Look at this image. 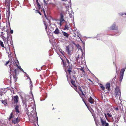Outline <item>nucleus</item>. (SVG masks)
<instances>
[{
	"label": "nucleus",
	"instance_id": "obj_64",
	"mask_svg": "<svg viewBox=\"0 0 126 126\" xmlns=\"http://www.w3.org/2000/svg\"><path fill=\"white\" fill-rule=\"evenodd\" d=\"M67 7L66 6V8H67Z\"/></svg>",
	"mask_w": 126,
	"mask_h": 126
},
{
	"label": "nucleus",
	"instance_id": "obj_29",
	"mask_svg": "<svg viewBox=\"0 0 126 126\" xmlns=\"http://www.w3.org/2000/svg\"><path fill=\"white\" fill-rule=\"evenodd\" d=\"M73 13L72 12H71V13H69V16L70 18H72L73 16Z\"/></svg>",
	"mask_w": 126,
	"mask_h": 126
},
{
	"label": "nucleus",
	"instance_id": "obj_23",
	"mask_svg": "<svg viewBox=\"0 0 126 126\" xmlns=\"http://www.w3.org/2000/svg\"><path fill=\"white\" fill-rule=\"evenodd\" d=\"M110 84L109 83H108L106 85V88L108 90L110 88Z\"/></svg>",
	"mask_w": 126,
	"mask_h": 126
},
{
	"label": "nucleus",
	"instance_id": "obj_16",
	"mask_svg": "<svg viewBox=\"0 0 126 126\" xmlns=\"http://www.w3.org/2000/svg\"><path fill=\"white\" fill-rule=\"evenodd\" d=\"M19 108L18 106V105L16 106L15 107V109L16 110V113L18 115L19 113V111L18 108Z\"/></svg>",
	"mask_w": 126,
	"mask_h": 126
},
{
	"label": "nucleus",
	"instance_id": "obj_52",
	"mask_svg": "<svg viewBox=\"0 0 126 126\" xmlns=\"http://www.w3.org/2000/svg\"><path fill=\"white\" fill-rule=\"evenodd\" d=\"M83 102H84V103H85V104H86V103H85V101H84V100L83 99ZM86 105L87 106V105Z\"/></svg>",
	"mask_w": 126,
	"mask_h": 126
},
{
	"label": "nucleus",
	"instance_id": "obj_12",
	"mask_svg": "<svg viewBox=\"0 0 126 126\" xmlns=\"http://www.w3.org/2000/svg\"><path fill=\"white\" fill-rule=\"evenodd\" d=\"M25 107L26 108V109H25L26 112L27 114L29 116L30 113V110L31 108V107L28 106V107H27H27L26 106H25Z\"/></svg>",
	"mask_w": 126,
	"mask_h": 126
},
{
	"label": "nucleus",
	"instance_id": "obj_49",
	"mask_svg": "<svg viewBox=\"0 0 126 126\" xmlns=\"http://www.w3.org/2000/svg\"><path fill=\"white\" fill-rule=\"evenodd\" d=\"M76 34H75L74 35H73V36L74 37H76Z\"/></svg>",
	"mask_w": 126,
	"mask_h": 126
},
{
	"label": "nucleus",
	"instance_id": "obj_9",
	"mask_svg": "<svg viewBox=\"0 0 126 126\" xmlns=\"http://www.w3.org/2000/svg\"><path fill=\"white\" fill-rule=\"evenodd\" d=\"M19 98V97L17 96H14L12 98V101L14 102V103L15 104H16L18 102Z\"/></svg>",
	"mask_w": 126,
	"mask_h": 126
},
{
	"label": "nucleus",
	"instance_id": "obj_22",
	"mask_svg": "<svg viewBox=\"0 0 126 126\" xmlns=\"http://www.w3.org/2000/svg\"><path fill=\"white\" fill-rule=\"evenodd\" d=\"M54 32L56 34H58L59 33V32L58 29L57 28Z\"/></svg>",
	"mask_w": 126,
	"mask_h": 126
},
{
	"label": "nucleus",
	"instance_id": "obj_38",
	"mask_svg": "<svg viewBox=\"0 0 126 126\" xmlns=\"http://www.w3.org/2000/svg\"><path fill=\"white\" fill-rule=\"evenodd\" d=\"M120 77H123L124 76V73H120Z\"/></svg>",
	"mask_w": 126,
	"mask_h": 126
},
{
	"label": "nucleus",
	"instance_id": "obj_48",
	"mask_svg": "<svg viewBox=\"0 0 126 126\" xmlns=\"http://www.w3.org/2000/svg\"><path fill=\"white\" fill-rule=\"evenodd\" d=\"M124 119L125 121V122H126V119H125V117H124Z\"/></svg>",
	"mask_w": 126,
	"mask_h": 126
},
{
	"label": "nucleus",
	"instance_id": "obj_63",
	"mask_svg": "<svg viewBox=\"0 0 126 126\" xmlns=\"http://www.w3.org/2000/svg\"><path fill=\"white\" fill-rule=\"evenodd\" d=\"M123 15V14H122L121 15Z\"/></svg>",
	"mask_w": 126,
	"mask_h": 126
},
{
	"label": "nucleus",
	"instance_id": "obj_58",
	"mask_svg": "<svg viewBox=\"0 0 126 126\" xmlns=\"http://www.w3.org/2000/svg\"><path fill=\"white\" fill-rule=\"evenodd\" d=\"M89 80L91 81V80L90 79H89Z\"/></svg>",
	"mask_w": 126,
	"mask_h": 126
},
{
	"label": "nucleus",
	"instance_id": "obj_17",
	"mask_svg": "<svg viewBox=\"0 0 126 126\" xmlns=\"http://www.w3.org/2000/svg\"><path fill=\"white\" fill-rule=\"evenodd\" d=\"M5 4L8 6H9L10 4V0H6L5 1Z\"/></svg>",
	"mask_w": 126,
	"mask_h": 126
},
{
	"label": "nucleus",
	"instance_id": "obj_62",
	"mask_svg": "<svg viewBox=\"0 0 126 126\" xmlns=\"http://www.w3.org/2000/svg\"><path fill=\"white\" fill-rule=\"evenodd\" d=\"M125 14L126 15V13H125Z\"/></svg>",
	"mask_w": 126,
	"mask_h": 126
},
{
	"label": "nucleus",
	"instance_id": "obj_15",
	"mask_svg": "<svg viewBox=\"0 0 126 126\" xmlns=\"http://www.w3.org/2000/svg\"><path fill=\"white\" fill-rule=\"evenodd\" d=\"M28 79H29V81L30 82V88L31 90L32 89V88L33 87V85H32V82L31 80V79L28 76Z\"/></svg>",
	"mask_w": 126,
	"mask_h": 126
},
{
	"label": "nucleus",
	"instance_id": "obj_2",
	"mask_svg": "<svg viewBox=\"0 0 126 126\" xmlns=\"http://www.w3.org/2000/svg\"><path fill=\"white\" fill-rule=\"evenodd\" d=\"M20 69L21 71H22L24 73L25 72L21 68L20 66H18V65L16 63L15 64L14 66L13 67V70H12L11 68H10L11 73L13 74V77L15 79H17V77L16 76V75L18 73V69Z\"/></svg>",
	"mask_w": 126,
	"mask_h": 126
},
{
	"label": "nucleus",
	"instance_id": "obj_20",
	"mask_svg": "<svg viewBox=\"0 0 126 126\" xmlns=\"http://www.w3.org/2000/svg\"><path fill=\"white\" fill-rule=\"evenodd\" d=\"M62 33L64 36L66 37H68L69 35L67 33L63 32H62Z\"/></svg>",
	"mask_w": 126,
	"mask_h": 126
},
{
	"label": "nucleus",
	"instance_id": "obj_45",
	"mask_svg": "<svg viewBox=\"0 0 126 126\" xmlns=\"http://www.w3.org/2000/svg\"><path fill=\"white\" fill-rule=\"evenodd\" d=\"M10 33H13V31L12 30H11L10 31Z\"/></svg>",
	"mask_w": 126,
	"mask_h": 126
},
{
	"label": "nucleus",
	"instance_id": "obj_21",
	"mask_svg": "<svg viewBox=\"0 0 126 126\" xmlns=\"http://www.w3.org/2000/svg\"><path fill=\"white\" fill-rule=\"evenodd\" d=\"M107 115H108V116L109 117L111 118H110V119H112V121H113V119L112 117V116L111 115V114L109 113H107Z\"/></svg>",
	"mask_w": 126,
	"mask_h": 126
},
{
	"label": "nucleus",
	"instance_id": "obj_33",
	"mask_svg": "<svg viewBox=\"0 0 126 126\" xmlns=\"http://www.w3.org/2000/svg\"><path fill=\"white\" fill-rule=\"evenodd\" d=\"M100 87L103 90H104L105 89V87L102 84H101Z\"/></svg>",
	"mask_w": 126,
	"mask_h": 126
},
{
	"label": "nucleus",
	"instance_id": "obj_44",
	"mask_svg": "<svg viewBox=\"0 0 126 126\" xmlns=\"http://www.w3.org/2000/svg\"><path fill=\"white\" fill-rule=\"evenodd\" d=\"M44 1V3L45 4H47V2L45 0H43Z\"/></svg>",
	"mask_w": 126,
	"mask_h": 126
},
{
	"label": "nucleus",
	"instance_id": "obj_41",
	"mask_svg": "<svg viewBox=\"0 0 126 126\" xmlns=\"http://www.w3.org/2000/svg\"><path fill=\"white\" fill-rule=\"evenodd\" d=\"M2 38V39L3 40V41H5V37H4V36H3Z\"/></svg>",
	"mask_w": 126,
	"mask_h": 126
},
{
	"label": "nucleus",
	"instance_id": "obj_56",
	"mask_svg": "<svg viewBox=\"0 0 126 126\" xmlns=\"http://www.w3.org/2000/svg\"><path fill=\"white\" fill-rule=\"evenodd\" d=\"M94 120H95V118L94 116Z\"/></svg>",
	"mask_w": 126,
	"mask_h": 126
},
{
	"label": "nucleus",
	"instance_id": "obj_53",
	"mask_svg": "<svg viewBox=\"0 0 126 126\" xmlns=\"http://www.w3.org/2000/svg\"><path fill=\"white\" fill-rule=\"evenodd\" d=\"M36 1L37 2V3H38V0H36Z\"/></svg>",
	"mask_w": 126,
	"mask_h": 126
},
{
	"label": "nucleus",
	"instance_id": "obj_32",
	"mask_svg": "<svg viewBox=\"0 0 126 126\" xmlns=\"http://www.w3.org/2000/svg\"><path fill=\"white\" fill-rule=\"evenodd\" d=\"M44 25H45V29L46 30V31H47V25L46 24V23L45 21H44Z\"/></svg>",
	"mask_w": 126,
	"mask_h": 126
},
{
	"label": "nucleus",
	"instance_id": "obj_46",
	"mask_svg": "<svg viewBox=\"0 0 126 126\" xmlns=\"http://www.w3.org/2000/svg\"><path fill=\"white\" fill-rule=\"evenodd\" d=\"M81 93H82V95H83L84 96V94L83 93V92L82 91H81Z\"/></svg>",
	"mask_w": 126,
	"mask_h": 126
},
{
	"label": "nucleus",
	"instance_id": "obj_6",
	"mask_svg": "<svg viewBox=\"0 0 126 126\" xmlns=\"http://www.w3.org/2000/svg\"><path fill=\"white\" fill-rule=\"evenodd\" d=\"M15 63H16V62H15V61H8L5 64V65H9L10 67V68L11 66V65H12L13 64V65L14 64V65L13 66V67L14 66L15 64Z\"/></svg>",
	"mask_w": 126,
	"mask_h": 126
},
{
	"label": "nucleus",
	"instance_id": "obj_47",
	"mask_svg": "<svg viewBox=\"0 0 126 126\" xmlns=\"http://www.w3.org/2000/svg\"><path fill=\"white\" fill-rule=\"evenodd\" d=\"M62 22H61V21H60V23L59 24L60 26L62 25Z\"/></svg>",
	"mask_w": 126,
	"mask_h": 126
},
{
	"label": "nucleus",
	"instance_id": "obj_42",
	"mask_svg": "<svg viewBox=\"0 0 126 126\" xmlns=\"http://www.w3.org/2000/svg\"><path fill=\"white\" fill-rule=\"evenodd\" d=\"M105 117H106V119L108 121V119H107V116L106 115V114H105Z\"/></svg>",
	"mask_w": 126,
	"mask_h": 126
},
{
	"label": "nucleus",
	"instance_id": "obj_43",
	"mask_svg": "<svg viewBox=\"0 0 126 126\" xmlns=\"http://www.w3.org/2000/svg\"><path fill=\"white\" fill-rule=\"evenodd\" d=\"M80 69L83 72H84V71L83 69V68L81 67Z\"/></svg>",
	"mask_w": 126,
	"mask_h": 126
},
{
	"label": "nucleus",
	"instance_id": "obj_50",
	"mask_svg": "<svg viewBox=\"0 0 126 126\" xmlns=\"http://www.w3.org/2000/svg\"><path fill=\"white\" fill-rule=\"evenodd\" d=\"M79 55H78V56L77 57V59L79 58Z\"/></svg>",
	"mask_w": 126,
	"mask_h": 126
},
{
	"label": "nucleus",
	"instance_id": "obj_7",
	"mask_svg": "<svg viewBox=\"0 0 126 126\" xmlns=\"http://www.w3.org/2000/svg\"><path fill=\"white\" fill-rule=\"evenodd\" d=\"M66 52L68 54L71 55L72 54V48L71 47L67 46H66Z\"/></svg>",
	"mask_w": 126,
	"mask_h": 126
},
{
	"label": "nucleus",
	"instance_id": "obj_26",
	"mask_svg": "<svg viewBox=\"0 0 126 126\" xmlns=\"http://www.w3.org/2000/svg\"><path fill=\"white\" fill-rule=\"evenodd\" d=\"M68 24L67 23H66V24L65 25V27L64 28V30H66L67 29H68Z\"/></svg>",
	"mask_w": 126,
	"mask_h": 126
},
{
	"label": "nucleus",
	"instance_id": "obj_36",
	"mask_svg": "<svg viewBox=\"0 0 126 126\" xmlns=\"http://www.w3.org/2000/svg\"><path fill=\"white\" fill-rule=\"evenodd\" d=\"M37 6L38 7V8L39 9H40V6L39 4V3L38 2V3H37Z\"/></svg>",
	"mask_w": 126,
	"mask_h": 126
},
{
	"label": "nucleus",
	"instance_id": "obj_27",
	"mask_svg": "<svg viewBox=\"0 0 126 126\" xmlns=\"http://www.w3.org/2000/svg\"><path fill=\"white\" fill-rule=\"evenodd\" d=\"M50 4H51L52 6L53 7H54L55 6H56L57 4L56 3H50Z\"/></svg>",
	"mask_w": 126,
	"mask_h": 126
},
{
	"label": "nucleus",
	"instance_id": "obj_30",
	"mask_svg": "<svg viewBox=\"0 0 126 126\" xmlns=\"http://www.w3.org/2000/svg\"><path fill=\"white\" fill-rule=\"evenodd\" d=\"M126 68H123L120 71V73H124V72Z\"/></svg>",
	"mask_w": 126,
	"mask_h": 126
},
{
	"label": "nucleus",
	"instance_id": "obj_13",
	"mask_svg": "<svg viewBox=\"0 0 126 126\" xmlns=\"http://www.w3.org/2000/svg\"><path fill=\"white\" fill-rule=\"evenodd\" d=\"M60 21H61V22H62L63 21H65L64 18V16L62 14H60Z\"/></svg>",
	"mask_w": 126,
	"mask_h": 126
},
{
	"label": "nucleus",
	"instance_id": "obj_55",
	"mask_svg": "<svg viewBox=\"0 0 126 126\" xmlns=\"http://www.w3.org/2000/svg\"><path fill=\"white\" fill-rule=\"evenodd\" d=\"M118 108H116V110H118Z\"/></svg>",
	"mask_w": 126,
	"mask_h": 126
},
{
	"label": "nucleus",
	"instance_id": "obj_54",
	"mask_svg": "<svg viewBox=\"0 0 126 126\" xmlns=\"http://www.w3.org/2000/svg\"><path fill=\"white\" fill-rule=\"evenodd\" d=\"M8 37H9V36H8V34H7V38H8Z\"/></svg>",
	"mask_w": 126,
	"mask_h": 126
},
{
	"label": "nucleus",
	"instance_id": "obj_5",
	"mask_svg": "<svg viewBox=\"0 0 126 126\" xmlns=\"http://www.w3.org/2000/svg\"><path fill=\"white\" fill-rule=\"evenodd\" d=\"M121 94L120 88L118 86H117L115 90L114 95L116 97L119 96V99L120 100Z\"/></svg>",
	"mask_w": 126,
	"mask_h": 126
},
{
	"label": "nucleus",
	"instance_id": "obj_31",
	"mask_svg": "<svg viewBox=\"0 0 126 126\" xmlns=\"http://www.w3.org/2000/svg\"><path fill=\"white\" fill-rule=\"evenodd\" d=\"M12 115H13V112H12L10 114V116L9 117V120H10V119L12 118V117H13L12 116Z\"/></svg>",
	"mask_w": 126,
	"mask_h": 126
},
{
	"label": "nucleus",
	"instance_id": "obj_18",
	"mask_svg": "<svg viewBox=\"0 0 126 126\" xmlns=\"http://www.w3.org/2000/svg\"><path fill=\"white\" fill-rule=\"evenodd\" d=\"M117 28V27L115 24H114L110 27V29L112 30H115Z\"/></svg>",
	"mask_w": 126,
	"mask_h": 126
},
{
	"label": "nucleus",
	"instance_id": "obj_24",
	"mask_svg": "<svg viewBox=\"0 0 126 126\" xmlns=\"http://www.w3.org/2000/svg\"><path fill=\"white\" fill-rule=\"evenodd\" d=\"M77 47V48L78 49H80L82 50L81 49V47L80 46L79 44H77L76 45Z\"/></svg>",
	"mask_w": 126,
	"mask_h": 126
},
{
	"label": "nucleus",
	"instance_id": "obj_51",
	"mask_svg": "<svg viewBox=\"0 0 126 126\" xmlns=\"http://www.w3.org/2000/svg\"><path fill=\"white\" fill-rule=\"evenodd\" d=\"M44 14H45V16L46 17V15L45 14V12L44 11Z\"/></svg>",
	"mask_w": 126,
	"mask_h": 126
},
{
	"label": "nucleus",
	"instance_id": "obj_4",
	"mask_svg": "<svg viewBox=\"0 0 126 126\" xmlns=\"http://www.w3.org/2000/svg\"><path fill=\"white\" fill-rule=\"evenodd\" d=\"M21 98L23 104L27 107V106L29 104L28 100L29 99V96H28L26 95L24 96V97H23V96H21Z\"/></svg>",
	"mask_w": 126,
	"mask_h": 126
},
{
	"label": "nucleus",
	"instance_id": "obj_35",
	"mask_svg": "<svg viewBox=\"0 0 126 126\" xmlns=\"http://www.w3.org/2000/svg\"><path fill=\"white\" fill-rule=\"evenodd\" d=\"M123 77H120L119 81L120 82H121L122 80L123 79Z\"/></svg>",
	"mask_w": 126,
	"mask_h": 126
},
{
	"label": "nucleus",
	"instance_id": "obj_3",
	"mask_svg": "<svg viewBox=\"0 0 126 126\" xmlns=\"http://www.w3.org/2000/svg\"><path fill=\"white\" fill-rule=\"evenodd\" d=\"M66 62H64L63 61V66H64L66 67V69H67V71H65V72L67 73V72L70 74L71 72V70L72 69V67L70 65V63L69 60L67 59H66Z\"/></svg>",
	"mask_w": 126,
	"mask_h": 126
},
{
	"label": "nucleus",
	"instance_id": "obj_37",
	"mask_svg": "<svg viewBox=\"0 0 126 126\" xmlns=\"http://www.w3.org/2000/svg\"><path fill=\"white\" fill-rule=\"evenodd\" d=\"M61 50V51L60 50V51L61 52L62 54L63 55H64V54L65 53V52L63 51H62V50Z\"/></svg>",
	"mask_w": 126,
	"mask_h": 126
},
{
	"label": "nucleus",
	"instance_id": "obj_61",
	"mask_svg": "<svg viewBox=\"0 0 126 126\" xmlns=\"http://www.w3.org/2000/svg\"><path fill=\"white\" fill-rule=\"evenodd\" d=\"M8 44V41H7V44Z\"/></svg>",
	"mask_w": 126,
	"mask_h": 126
},
{
	"label": "nucleus",
	"instance_id": "obj_19",
	"mask_svg": "<svg viewBox=\"0 0 126 126\" xmlns=\"http://www.w3.org/2000/svg\"><path fill=\"white\" fill-rule=\"evenodd\" d=\"M4 48H5L7 52L8 53L10 51V48L8 45V46L6 47H4Z\"/></svg>",
	"mask_w": 126,
	"mask_h": 126
},
{
	"label": "nucleus",
	"instance_id": "obj_59",
	"mask_svg": "<svg viewBox=\"0 0 126 126\" xmlns=\"http://www.w3.org/2000/svg\"><path fill=\"white\" fill-rule=\"evenodd\" d=\"M67 78H68V76H67Z\"/></svg>",
	"mask_w": 126,
	"mask_h": 126
},
{
	"label": "nucleus",
	"instance_id": "obj_40",
	"mask_svg": "<svg viewBox=\"0 0 126 126\" xmlns=\"http://www.w3.org/2000/svg\"><path fill=\"white\" fill-rule=\"evenodd\" d=\"M71 43L72 44H74L75 45H76L75 44V42L74 41H71Z\"/></svg>",
	"mask_w": 126,
	"mask_h": 126
},
{
	"label": "nucleus",
	"instance_id": "obj_1",
	"mask_svg": "<svg viewBox=\"0 0 126 126\" xmlns=\"http://www.w3.org/2000/svg\"><path fill=\"white\" fill-rule=\"evenodd\" d=\"M31 108L30 110V113L29 117L30 121L31 123L38 122V119L36 113L34 110V108L31 107Z\"/></svg>",
	"mask_w": 126,
	"mask_h": 126
},
{
	"label": "nucleus",
	"instance_id": "obj_39",
	"mask_svg": "<svg viewBox=\"0 0 126 126\" xmlns=\"http://www.w3.org/2000/svg\"><path fill=\"white\" fill-rule=\"evenodd\" d=\"M78 89H79V90H80V91L81 92V91H82V89H81V87H80V86H79L78 87Z\"/></svg>",
	"mask_w": 126,
	"mask_h": 126
},
{
	"label": "nucleus",
	"instance_id": "obj_60",
	"mask_svg": "<svg viewBox=\"0 0 126 126\" xmlns=\"http://www.w3.org/2000/svg\"><path fill=\"white\" fill-rule=\"evenodd\" d=\"M39 13V14H40V15H41V13Z\"/></svg>",
	"mask_w": 126,
	"mask_h": 126
},
{
	"label": "nucleus",
	"instance_id": "obj_8",
	"mask_svg": "<svg viewBox=\"0 0 126 126\" xmlns=\"http://www.w3.org/2000/svg\"><path fill=\"white\" fill-rule=\"evenodd\" d=\"M100 121L102 124L103 126H108L109 124L108 123H106V121L103 118H100Z\"/></svg>",
	"mask_w": 126,
	"mask_h": 126
},
{
	"label": "nucleus",
	"instance_id": "obj_57",
	"mask_svg": "<svg viewBox=\"0 0 126 126\" xmlns=\"http://www.w3.org/2000/svg\"><path fill=\"white\" fill-rule=\"evenodd\" d=\"M67 0H62L63 1H66Z\"/></svg>",
	"mask_w": 126,
	"mask_h": 126
},
{
	"label": "nucleus",
	"instance_id": "obj_25",
	"mask_svg": "<svg viewBox=\"0 0 126 126\" xmlns=\"http://www.w3.org/2000/svg\"><path fill=\"white\" fill-rule=\"evenodd\" d=\"M2 103L4 104L5 106H6V105L7 104V100H5L4 101L3 100H2Z\"/></svg>",
	"mask_w": 126,
	"mask_h": 126
},
{
	"label": "nucleus",
	"instance_id": "obj_28",
	"mask_svg": "<svg viewBox=\"0 0 126 126\" xmlns=\"http://www.w3.org/2000/svg\"><path fill=\"white\" fill-rule=\"evenodd\" d=\"M0 45L2 47H4L3 42L0 40Z\"/></svg>",
	"mask_w": 126,
	"mask_h": 126
},
{
	"label": "nucleus",
	"instance_id": "obj_34",
	"mask_svg": "<svg viewBox=\"0 0 126 126\" xmlns=\"http://www.w3.org/2000/svg\"><path fill=\"white\" fill-rule=\"evenodd\" d=\"M77 36L78 37V39H79L81 37V36L78 33H77Z\"/></svg>",
	"mask_w": 126,
	"mask_h": 126
},
{
	"label": "nucleus",
	"instance_id": "obj_14",
	"mask_svg": "<svg viewBox=\"0 0 126 126\" xmlns=\"http://www.w3.org/2000/svg\"><path fill=\"white\" fill-rule=\"evenodd\" d=\"M88 101L91 104H93L94 102V100L91 96H90V98L88 99Z\"/></svg>",
	"mask_w": 126,
	"mask_h": 126
},
{
	"label": "nucleus",
	"instance_id": "obj_10",
	"mask_svg": "<svg viewBox=\"0 0 126 126\" xmlns=\"http://www.w3.org/2000/svg\"><path fill=\"white\" fill-rule=\"evenodd\" d=\"M12 122L14 124L17 123L19 121V119L18 118V116L16 118L13 119L12 120Z\"/></svg>",
	"mask_w": 126,
	"mask_h": 126
},
{
	"label": "nucleus",
	"instance_id": "obj_11",
	"mask_svg": "<svg viewBox=\"0 0 126 126\" xmlns=\"http://www.w3.org/2000/svg\"><path fill=\"white\" fill-rule=\"evenodd\" d=\"M71 82L72 84L73 85V86H72V87H73L74 89L78 92V91L77 90V86L75 85V82L74 81H73L72 80H71Z\"/></svg>",
	"mask_w": 126,
	"mask_h": 126
}]
</instances>
